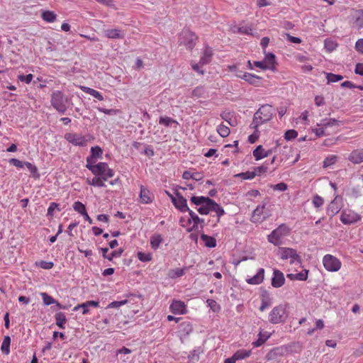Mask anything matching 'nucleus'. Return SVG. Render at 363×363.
<instances>
[{"mask_svg": "<svg viewBox=\"0 0 363 363\" xmlns=\"http://www.w3.org/2000/svg\"><path fill=\"white\" fill-rule=\"evenodd\" d=\"M127 302V301L124 300L120 301H113L108 305L106 308H119L123 305H125Z\"/></svg>", "mask_w": 363, "mask_h": 363, "instance_id": "0e129e2a", "label": "nucleus"}, {"mask_svg": "<svg viewBox=\"0 0 363 363\" xmlns=\"http://www.w3.org/2000/svg\"><path fill=\"white\" fill-rule=\"evenodd\" d=\"M324 203V199L318 196V195H315L313 196V206L315 207V208H319L320 206H322Z\"/></svg>", "mask_w": 363, "mask_h": 363, "instance_id": "bf43d9fd", "label": "nucleus"}, {"mask_svg": "<svg viewBox=\"0 0 363 363\" xmlns=\"http://www.w3.org/2000/svg\"><path fill=\"white\" fill-rule=\"evenodd\" d=\"M340 121L335 118L324 119L321 121V123L318 125L323 126L325 128L328 126H338Z\"/></svg>", "mask_w": 363, "mask_h": 363, "instance_id": "ea45409f", "label": "nucleus"}, {"mask_svg": "<svg viewBox=\"0 0 363 363\" xmlns=\"http://www.w3.org/2000/svg\"><path fill=\"white\" fill-rule=\"evenodd\" d=\"M291 229L286 224H281L267 237L268 241L276 246L283 243V240L289 235Z\"/></svg>", "mask_w": 363, "mask_h": 363, "instance_id": "20e7f679", "label": "nucleus"}, {"mask_svg": "<svg viewBox=\"0 0 363 363\" xmlns=\"http://www.w3.org/2000/svg\"><path fill=\"white\" fill-rule=\"evenodd\" d=\"M87 182L94 186H99V187H104L105 184L104 180L101 177H94L91 180L87 179Z\"/></svg>", "mask_w": 363, "mask_h": 363, "instance_id": "79ce46f5", "label": "nucleus"}, {"mask_svg": "<svg viewBox=\"0 0 363 363\" xmlns=\"http://www.w3.org/2000/svg\"><path fill=\"white\" fill-rule=\"evenodd\" d=\"M124 301H128L125 305L133 313L135 314L140 311L142 307V300L140 296L130 294Z\"/></svg>", "mask_w": 363, "mask_h": 363, "instance_id": "1a4fd4ad", "label": "nucleus"}, {"mask_svg": "<svg viewBox=\"0 0 363 363\" xmlns=\"http://www.w3.org/2000/svg\"><path fill=\"white\" fill-rule=\"evenodd\" d=\"M176 198L172 199V203L176 208L182 213L188 212L190 208L187 206L186 199L179 192L175 193Z\"/></svg>", "mask_w": 363, "mask_h": 363, "instance_id": "9b49d317", "label": "nucleus"}, {"mask_svg": "<svg viewBox=\"0 0 363 363\" xmlns=\"http://www.w3.org/2000/svg\"><path fill=\"white\" fill-rule=\"evenodd\" d=\"M206 303L213 312L218 313L220 311V306L215 300L207 299Z\"/></svg>", "mask_w": 363, "mask_h": 363, "instance_id": "3c124183", "label": "nucleus"}, {"mask_svg": "<svg viewBox=\"0 0 363 363\" xmlns=\"http://www.w3.org/2000/svg\"><path fill=\"white\" fill-rule=\"evenodd\" d=\"M11 337L6 335L4 337L1 346V350L3 354L8 355L10 353Z\"/></svg>", "mask_w": 363, "mask_h": 363, "instance_id": "72a5a7b5", "label": "nucleus"}, {"mask_svg": "<svg viewBox=\"0 0 363 363\" xmlns=\"http://www.w3.org/2000/svg\"><path fill=\"white\" fill-rule=\"evenodd\" d=\"M281 258L286 261L291 265L298 266L301 264V259L299 256L296 253V251H282Z\"/></svg>", "mask_w": 363, "mask_h": 363, "instance_id": "f8f14e48", "label": "nucleus"}, {"mask_svg": "<svg viewBox=\"0 0 363 363\" xmlns=\"http://www.w3.org/2000/svg\"><path fill=\"white\" fill-rule=\"evenodd\" d=\"M189 214V222L191 223V221L194 223L193 228L197 227L199 223H203V219L200 218L191 209L188 211Z\"/></svg>", "mask_w": 363, "mask_h": 363, "instance_id": "c9c22d12", "label": "nucleus"}, {"mask_svg": "<svg viewBox=\"0 0 363 363\" xmlns=\"http://www.w3.org/2000/svg\"><path fill=\"white\" fill-rule=\"evenodd\" d=\"M73 208L82 216L86 212L85 206L80 201H75L73 204Z\"/></svg>", "mask_w": 363, "mask_h": 363, "instance_id": "09e8293b", "label": "nucleus"}, {"mask_svg": "<svg viewBox=\"0 0 363 363\" xmlns=\"http://www.w3.org/2000/svg\"><path fill=\"white\" fill-rule=\"evenodd\" d=\"M114 175V172L112 169H110L108 167L106 169L104 174H101V177L104 181H107L108 178L113 177Z\"/></svg>", "mask_w": 363, "mask_h": 363, "instance_id": "680f3d73", "label": "nucleus"}, {"mask_svg": "<svg viewBox=\"0 0 363 363\" xmlns=\"http://www.w3.org/2000/svg\"><path fill=\"white\" fill-rule=\"evenodd\" d=\"M56 209L59 211H60V209L59 208V204L55 202L50 203L48 208L47 216L52 217L53 216L54 211Z\"/></svg>", "mask_w": 363, "mask_h": 363, "instance_id": "13d9d810", "label": "nucleus"}, {"mask_svg": "<svg viewBox=\"0 0 363 363\" xmlns=\"http://www.w3.org/2000/svg\"><path fill=\"white\" fill-rule=\"evenodd\" d=\"M162 242V238L160 235H154L151 238L150 244L152 248H157Z\"/></svg>", "mask_w": 363, "mask_h": 363, "instance_id": "4d7b16f0", "label": "nucleus"}, {"mask_svg": "<svg viewBox=\"0 0 363 363\" xmlns=\"http://www.w3.org/2000/svg\"><path fill=\"white\" fill-rule=\"evenodd\" d=\"M65 138L69 143L75 146L84 147L86 145L87 140L84 136L77 133H68L65 135Z\"/></svg>", "mask_w": 363, "mask_h": 363, "instance_id": "9d476101", "label": "nucleus"}, {"mask_svg": "<svg viewBox=\"0 0 363 363\" xmlns=\"http://www.w3.org/2000/svg\"><path fill=\"white\" fill-rule=\"evenodd\" d=\"M284 282L285 278L284 274L278 269H274L272 279V286L275 288L281 287L284 284Z\"/></svg>", "mask_w": 363, "mask_h": 363, "instance_id": "f3484780", "label": "nucleus"}, {"mask_svg": "<svg viewBox=\"0 0 363 363\" xmlns=\"http://www.w3.org/2000/svg\"><path fill=\"white\" fill-rule=\"evenodd\" d=\"M356 50L363 54V38L359 39L355 43Z\"/></svg>", "mask_w": 363, "mask_h": 363, "instance_id": "774afa93", "label": "nucleus"}, {"mask_svg": "<svg viewBox=\"0 0 363 363\" xmlns=\"http://www.w3.org/2000/svg\"><path fill=\"white\" fill-rule=\"evenodd\" d=\"M265 53V56L264 58V62L265 65L267 66V68L268 69L274 71L276 69V65H277V61H276V56L272 52H268Z\"/></svg>", "mask_w": 363, "mask_h": 363, "instance_id": "412c9836", "label": "nucleus"}, {"mask_svg": "<svg viewBox=\"0 0 363 363\" xmlns=\"http://www.w3.org/2000/svg\"><path fill=\"white\" fill-rule=\"evenodd\" d=\"M212 56H213L212 49L208 46H206V48L200 57L199 64L201 66L208 64L211 61Z\"/></svg>", "mask_w": 363, "mask_h": 363, "instance_id": "393cba45", "label": "nucleus"}, {"mask_svg": "<svg viewBox=\"0 0 363 363\" xmlns=\"http://www.w3.org/2000/svg\"><path fill=\"white\" fill-rule=\"evenodd\" d=\"M337 157L336 155H329L323 161V167H330L336 163Z\"/></svg>", "mask_w": 363, "mask_h": 363, "instance_id": "a18cd8bd", "label": "nucleus"}, {"mask_svg": "<svg viewBox=\"0 0 363 363\" xmlns=\"http://www.w3.org/2000/svg\"><path fill=\"white\" fill-rule=\"evenodd\" d=\"M102 153H103V151L100 147H99V146L92 147L91 148V155L90 157H92V159H94L95 157L100 158V157H101Z\"/></svg>", "mask_w": 363, "mask_h": 363, "instance_id": "5fc2aeb1", "label": "nucleus"}, {"mask_svg": "<svg viewBox=\"0 0 363 363\" xmlns=\"http://www.w3.org/2000/svg\"><path fill=\"white\" fill-rule=\"evenodd\" d=\"M251 352H252L250 350L242 349V350H239L237 352H235L233 355H234L235 359L238 361V360L244 359L250 357L251 354Z\"/></svg>", "mask_w": 363, "mask_h": 363, "instance_id": "f704fd0d", "label": "nucleus"}, {"mask_svg": "<svg viewBox=\"0 0 363 363\" xmlns=\"http://www.w3.org/2000/svg\"><path fill=\"white\" fill-rule=\"evenodd\" d=\"M272 305V300L267 296H263L262 298L261 306L259 307L260 311H264L267 308H269Z\"/></svg>", "mask_w": 363, "mask_h": 363, "instance_id": "49530a36", "label": "nucleus"}, {"mask_svg": "<svg viewBox=\"0 0 363 363\" xmlns=\"http://www.w3.org/2000/svg\"><path fill=\"white\" fill-rule=\"evenodd\" d=\"M35 265L45 269H50L53 267V262L40 260L35 262Z\"/></svg>", "mask_w": 363, "mask_h": 363, "instance_id": "6e6d98bb", "label": "nucleus"}, {"mask_svg": "<svg viewBox=\"0 0 363 363\" xmlns=\"http://www.w3.org/2000/svg\"><path fill=\"white\" fill-rule=\"evenodd\" d=\"M41 17L45 21L52 23L56 20L57 15L53 11H45L42 13Z\"/></svg>", "mask_w": 363, "mask_h": 363, "instance_id": "e433bc0d", "label": "nucleus"}, {"mask_svg": "<svg viewBox=\"0 0 363 363\" xmlns=\"http://www.w3.org/2000/svg\"><path fill=\"white\" fill-rule=\"evenodd\" d=\"M353 18L357 27L363 28V9L356 10L354 12Z\"/></svg>", "mask_w": 363, "mask_h": 363, "instance_id": "2f4dec72", "label": "nucleus"}, {"mask_svg": "<svg viewBox=\"0 0 363 363\" xmlns=\"http://www.w3.org/2000/svg\"><path fill=\"white\" fill-rule=\"evenodd\" d=\"M104 33L105 36L111 39H123L125 37L124 33L118 28L107 29Z\"/></svg>", "mask_w": 363, "mask_h": 363, "instance_id": "5701e85b", "label": "nucleus"}, {"mask_svg": "<svg viewBox=\"0 0 363 363\" xmlns=\"http://www.w3.org/2000/svg\"><path fill=\"white\" fill-rule=\"evenodd\" d=\"M217 132L221 137L225 138L230 134V129L228 126L220 124L217 128Z\"/></svg>", "mask_w": 363, "mask_h": 363, "instance_id": "8fccbe9b", "label": "nucleus"}, {"mask_svg": "<svg viewBox=\"0 0 363 363\" xmlns=\"http://www.w3.org/2000/svg\"><path fill=\"white\" fill-rule=\"evenodd\" d=\"M89 307L98 308L99 307V302L96 301H88L84 303L75 306L73 311H77L79 309H82V314L86 315L90 313Z\"/></svg>", "mask_w": 363, "mask_h": 363, "instance_id": "dca6fc26", "label": "nucleus"}, {"mask_svg": "<svg viewBox=\"0 0 363 363\" xmlns=\"http://www.w3.org/2000/svg\"><path fill=\"white\" fill-rule=\"evenodd\" d=\"M274 112V108L269 104L261 106L254 114L251 127L257 130L262 124L269 121L272 118Z\"/></svg>", "mask_w": 363, "mask_h": 363, "instance_id": "f03ea898", "label": "nucleus"}, {"mask_svg": "<svg viewBox=\"0 0 363 363\" xmlns=\"http://www.w3.org/2000/svg\"><path fill=\"white\" fill-rule=\"evenodd\" d=\"M288 317L286 306L283 304L273 308L269 314V321L272 324H278L285 322Z\"/></svg>", "mask_w": 363, "mask_h": 363, "instance_id": "39448f33", "label": "nucleus"}, {"mask_svg": "<svg viewBox=\"0 0 363 363\" xmlns=\"http://www.w3.org/2000/svg\"><path fill=\"white\" fill-rule=\"evenodd\" d=\"M298 133L295 130H287L284 134V138L286 140H291L292 139H294L297 137Z\"/></svg>", "mask_w": 363, "mask_h": 363, "instance_id": "052dcab7", "label": "nucleus"}, {"mask_svg": "<svg viewBox=\"0 0 363 363\" xmlns=\"http://www.w3.org/2000/svg\"><path fill=\"white\" fill-rule=\"evenodd\" d=\"M187 269H188L187 267H184V268H182V269L177 268V269H170L168 272L167 276L171 279H176V278L180 277L185 274V272L187 270Z\"/></svg>", "mask_w": 363, "mask_h": 363, "instance_id": "7c9ffc66", "label": "nucleus"}, {"mask_svg": "<svg viewBox=\"0 0 363 363\" xmlns=\"http://www.w3.org/2000/svg\"><path fill=\"white\" fill-rule=\"evenodd\" d=\"M140 199L141 203H150L152 202L154 199V196L147 188H145L143 186H141Z\"/></svg>", "mask_w": 363, "mask_h": 363, "instance_id": "aec40b11", "label": "nucleus"}, {"mask_svg": "<svg viewBox=\"0 0 363 363\" xmlns=\"http://www.w3.org/2000/svg\"><path fill=\"white\" fill-rule=\"evenodd\" d=\"M328 83H334L340 81L343 79V77L340 74H335L333 73L325 72Z\"/></svg>", "mask_w": 363, "mask_h": 363, "instance_id": "a19ab883", "label": "nucleus"}, {"mask_svg": "<svg viewBox=\"0 0 363 363\" xmlns=\"http://www.w3.org/2000/svg\"><path fill=\"white\" fill-rule=\"evenodd\" d=\"M268 167L265 165H261L254 168L253 173H256V175H259L262 173L267 172Z\"/></svg>", "mask_w": 363, "mask_h": 363, "instance_id": "338daca9", "label": "nucleus"}, {"mask_svg": "<svg viewBox=\"0 0 363 363\" xmlns=\"http://www.w3.org/2000/svg\"><path fill=\"white\" fill-rule=\"evenodd\" d=\"M239 78L244 79L254 86H259L261 79L259 76L248 72L243 73L242 75H239Z\"/></svg>", "mask_w": 363, "mask_h": 363, "instance_id": "4be33fe9", "label": "nucleus"}, {"mask_svg": "<svg viewBox=\"0 0 363 363\" xmlns=\"http://www.w3.org/2000/svg\"><path fill=\"white\" fill-rule=\"evenodd\" d=\"M102 255L105 259H107L110 261L113 259V257H119L121 255V252L123 251H101Z\"/></svg>", "mask_w": 363, "mask_h": 363, "instance_id": "58836bf2", "label": "nucleus"}, {"mask_svg": "<svg viewBox=\"0 0 363 363\" xmlns=\"http://www.w3.org/2000/svg\"><path fill=\"white\" fill-rule=\"evenodd\" d=\"M138 257L142 262H147L151 260L152 255L148 251H139L138 253Z\"/></svg>", "mask_w": 363, "mask_h": 363, "instance_id": "864d4df0", "label": "nucleus"}, {"mask_svg": "<svg viewBox=\"0 0 363 363\" xmlns=\"http://www.w3.org/2000/svg\"><path fill=\"white\" fill-rule=\"evenodd\" d=\"M193 97L196 98H206L207 96V91L203 86H199L194 88L191 94Z\"/></svg>", "mask_w": 363, "mask_h": 363, "instance_id": "473e14b6", "label": "nucleus"}, {"mask_svg": "<svg viewBox=\"0 0 363 363\" xmlns=\"http://www.w3.org/2000/svg\"><path fill=\"white\" fill-rule=\"evenodd\" d=\"M159 123L166 127L172 126L173 124H174L176 127L178 124L175 120L168 116H161L160 118Z\"/></svg>", "mask_w": 363, "mask_h": 363, "instance_id": "4c0bfd02", "label": "nucleus"}, {"mask_svg": "<svg viewBox=\"0 0 363 363\" xmlns=\"http://www.w3.org/2000/svg\"><path fill=\"white\" fill-rule=\"evenodd\" d=\"M347 159L353 164L363 162V148L354 150L348 156Z\"/></svg>", "mask_w": 363, "mask_h": 363, "instance_id": "6ab92c4d", "label": "nucleus"}, {"mask_svg": "<svg viewBox=\"0 0 363 363\" xmlns=\"http://www.w3.org/2000/svg\"><path fill=\"white\" fill-rule=\"evenodd\" d=\"M108 164L106 162H99L97 164L94 165V167H92V174L96 176H101V174H104L106 169L108 167Z\"/></svg>", "mask_w": 363, "mask_h": 363, "instance_id": "c756f323", "label": "nucleus"}, {"mask_svg": "<svg viewBox=\"0 0 363 363\" xmlns=\"http://www.w3.org/2000/svg\"><path fill=\"white\" fill-rule=\"evenodd\" d=\"M170 311L176 315H184L187 313L186 306L184 301L173 300L169 306Z\"/></svg>", "mask_w": 363, "mask_h": 363, "instance_id": "4468645a", "label": "nucleus"}, {"mask_svg": "<svg viewBox=\"0 0 363 363\" xmlns=\"http://www.w3.org/2000/svg\"><path fill=\"white\" fill-rule=\"evenodd\" d=\"M265 203L257 206L253 211L251 220L253 223L262 222L268 217V214L264 212Z\"/></svg>", "mask_w": 363, "mask_h": 363, "instance_id": "2eb2a0df", "label": "nucleus"}, {"mask_svg": "<svg viewBox=\"0 0 363 363\" xmlns=\"http://www.w3.org/2000/svg\"><path fill=\"white\" fill-rule=\"evenodd\" d=\"M84 91L86 93L91 95L94 98L99 99V101L104 100V97L101 95V94L99 91L95 90V89H93L89 88V87H84Z\"/></svg>", "mask_w": 363, "mask_h": 363, "instance_id": "37998d69", "label": "nucleus"}, {"mask_svg": "<svg viewBox=\"0 0 363 363\" xmlns=\"http://www.w3.org/2000/svg\"><path fill=\"white\" fill-rule=\"evenodd\" d=\"M40 296L42 297L43 303L46 306H49L51 304H54V303H56V300L45 292L40 293Z\"/></svg>", "mask_w": 363, "mask_h": 363, "instance_id": "c03bdc74", "label": "nucleus"}, {"mask_svg": "<svg viewBox=\"0 0 363 363\" xmlns=\"http://www.w3.org/2000/svg\"><path fill=\"white\" fill-rule=\"evenodd\" d=\"M361 217L351 209H344L340 216V220L345 225H350L359 221Z\"/></svg>", "mask_w": 363, "mask_h": 363, "instance_id": "6e6552de", "label": "nucleus"}, {"mask_svg": "<svg viewBox=\"0 0 363 363\" xmlns=\"http://www.w3.org/2000/svg\"><path fill=\"white\" fill-rule=\"evenodd\" d=\"M196 40L197 37L196 35L189 30L182 31L179 37V43L185 45L189 50L193 49L195 46Z\"/></svg>", "mask_w": 363, "mask_h": 363, "instance_id": "423d86ee", "label": "nucleus"}, {"mask_svg": "<svg viewBox=\"0 0 363 363\" xmlns=\"http://www.w3.org/2000/svg\"><path fill=\"white\" fill-rule=\"evenodd\" d=\"M201 240L206 247L212 248L216 246V240L213 237L203 234Z\"/></svg>", "mask_w": 363, "mask_h": 363, "instance_id": "cd10ccee", "label": "nucleus"}, {"mask_svg": "<svg viewBox=\"0 0 363 363\" xmlns=\"http://www.w3.org/2000/svg\"><path fill=\"white\" fill-rule=\"evenodd\" d=\"M18 78L21 82H23L26 84H29L31 82V81L33 78V76L32 74H28L27 75L21 74L18 77Z\"/></svg>", "mask_w": 363, "mask_h": 363, "instance_id": "e2e57ef3", "label": "nucleus"}, {"mask_svg": "<svg viewBox=\"0 0 363 363\" xmlns=\"http://www.w3.org/2000/svg\"><path fill=\"white\" fill-rule=\"evenodd\" d=\"M323 265L326 270L329 272H337L341 267V262L335 257L327 255L323 257Z\"/></svg>", "mask_w": 363, "mask_h": 363, "instance_id": "0eeeda50", "label": "nucleus"}, {"mask_svg": "<svg viewBox=\"0 0 363 363\" xmlns=\"http://www.w3.org/2000/svg\"><path fill=\"white\" fill-rule=\"evenodd\" d=\"M273 152L274 149L265 150L262 145H258L253 151V156L256 160H259L271 155Z\"/></svg>", "mask_w": 363, "mask_h": 363, "instance_id": "a211bd4d", "label": "nucleus"}, {"mask_svg": "<svg viewBox=\"0 0 363 363\" xmlns=\"http://www.w3.org/2000/svg\"><path fill=\"white\" fill-rule=\"evenodd\" d=\"M271 337V333L269 332H262L260 331L258 334V339L252 342V345L255 347H258L262 345L269 337Z\"/></svg>", "mask_w": 363, "mask_h": 363, "instance_id": "a878e982", "label": "nucleus"}, {"mask_svg": "<svg viewBox=\"0 0 363 363\" xmlns=\"http://www.w3.org/2000/svg\"><path fill=\"white\" fill-rule=\"evenodd\" d=\"M24 166H26L28 168V169L30 172V173L33 174L34 177H35V178L39 177V173L38 172V168L36 167L35 165L31 164L30 162H25Z\"/></svg>", "mask_w": 363, "mask_h": 363, "instance_id": "603ef678", "label": "nucleus"}, {"mask_svg": "<svg viewBox=\"0 0 363 363\" xmlns=\"http://www.w3.org/2000/svg\"><path fill=\"white\" fill-rule=\"evenodd\" d=\"M55 323L61 329L65 328L67 318L64 313L58 312L55 315Z\"/></svg>", "mask_w": 363, "mask_h": 363, "instance_id": "bb28decb", "label": "nucleus"}, {"mask_svg": "<svg viewBox=\"0 0 363 363\" xmlns=\"http://www.w3.org/2000/svg\"><path fill=\"white\" fill-rule=\"evenodd\" d=\"M264 277V270L260 268L257 273L252 277L246 279V281L249 284L256 285L261 284Z\"/></svg>", "mask_w": 363, "mask_h": 363, "instance_id": "b1692460", "label": "nucleus"}, {"mask_svg": "<svg viewBox=\"0 0 363 363\" xmlns=\"http://www.w3.org/2000/svg\"><path fill=\"white\" fill-rule=\"evenodd\" d=\"M256 173L253 172L247 171L245 172H241L235 175V177L241 178L242 179H252L255 177Z\"/></svg>", "mask_w": 363, "mask_h": 363, "instance_id": "de8ad7c7", "label": "nucleus"}, {"mask_svg": "<svg viewBox=\"0 0 363 363\" xmlns=\"http://www.w3.org/2000/svg\"><path fill=\"white\" fill-rule=\"evenodd\" d=\"M238 32L242 34L250 35L251 34L252 29L248 26H242L238 27Z\"/></svg>", "mask_w": 363, "mask_h": 363, "instance_id": "69168bd1", "label": "nucleus"}, {"mask_svg": "<svg viewBox=\"0 0 363 363\" xmlns=\"http://www.w3.org/2000/svg\"><path fill=\"white\" fill-rule=\"evenodd\" d=\"M179 332L183 335H189L193 331L192 324L189 322H183L179 324Z\"/></svg>", "mask_w": 363, "mask_h": 363, "instance_id": "c85d7f7f", "label": "nucleus"}, {"mask_svg": "<svg viewBox=\"0 0 363 363\" xmlns=\"http://www.w3.org/2000/svg\"><path fill=\"white\" fill-rule=\"evenodd\" d=\"M50 103L56 111L60 113H65L72 104V100L62 91H55L51 94Z\"/></svg>", "mask_w": 363, "mask_h": 363, "instance_id": "7ed1b4c3", "label": "nucleus"}, {"mask_svg": "<svg viewBox=\"0 0 363 363\" xmlns=\"http://www.w3.org/2000/svg\"><path fill=\"white\" fill-rule=\"evenodd\" d=\"M190 201L197 206L196 210L201 215H207L211 211H214L218 216V221L225 213L223 208L209 197L194 196L191 198Z\"/></svg>", "mask_w": 363, "mask_h": 363, "instance_id": "f257e3e1", "label": "nucleus"}, {"mask_svg": "<svg viewBox=\"0 0 363 363\" xmlns=\"http://www.w3.org/2000/svg\"><path fill=\"white\" fill-rule=\"evenodd\" d=\"M342 198L336 196L328 205L327 208V214L330 217L336 215L342 208Z\"/></svg>", "mask_w": 363, "mask_h": 363, "instance_id": "ddd939ff", "label": "nucleus"}]
</instances>
